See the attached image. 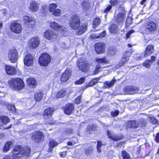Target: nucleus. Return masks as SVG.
Instances as JSON below:
<instances>
[{
  "instance_id": "obj_1",
  "label": "nucleus",
  "mask_w": 159,
  "mask_h": 159,
  "mask_svg": "<svg viewBox=\"0 0 159 159\" xmlns=\"http://www.w3.org/2000/svg\"><path fill=\"white\" fill-rule=\"evenodd\" d=\"M12 153V157L6 155L3 159H19L24 156H29L30 155V149L29 147L23 148L21 146H17L14 147Z\"/></svg>"
},
{
  "instance_id": "obj_2",
  "label": "nucleus",
  "mask_w": 159,
  "mask_h": 159,
  "mask_svg": "<svg viewBox=\"0 0 159 159\" xmlns=\"http://www.w3.org/2000/svg\"><path fill=\"white\" fill-rule=\"evenodd\" d=\"M9 83L10 87L14 90H21L25 86L23 80L19 78L11 79Z\"/></svg>"
},
{
  "instance_id": "obj_3",
  "label": "nucleus",
  "mask_w": 159,
  "mask_h": 159,
  "mask_svg": "<svg viewBox=\"0 0 159 159\" xmlns=\"http://www.w3.org/2000/svg\"><path fill=\"white\" fill-rule=\"evenodd\" d=\"M80 24V16L77 15L72 16L69 21V24L70 27L73 30H77L79 28Z\"/></svg>"
},
{
  "instance_id": "obj_4",
  "label": "nucleus",
  "mask_w": 159,
  "mask_h": 159,
  "mask_svg": "<svg viewBox=\"0 0 159 159\" xmlns=\"http://www.w3.org/2000/svg\"><path fill=\"white\" fill-rule=\"evenodd\" d=\"M90 65L89 62L84 58L79 59L77 61L78 67L83 72H86L89 70Z\"/></svg>"
},
{
  "instance_id": "obj_5",
  "label": "nucleus",
  "mask_w": 159,
  "mask_h": 159,
  "mask_svg": "<svg viewBox=\"0 0 159 159\" xmlns=\"http://www.w3.org/2000/svg\"><path fill=\"white\" fill-rule=\"evenodd\" d=\"M53 111V109L52 108H48L44 110L43 117L46 123L51 125L53 124L54 123L52 121V118L51 117Z\"/></svg>"
},
{
  "instance_id": "obj_6",
  "label": "nucleus",
  "mask_w": 159,
  "mask_h": 159,
  "mask_svg": "<svg viewBox=\"0 0 159 159\" xmlns=\"http://www.w3.org/2000/svg\"><path fill=\"white\" fill-rule=\"evenodd\" d=\"M51 61L50 56L46 53L43 54L39 57V62L41 66H47Z\"/></svg>"
},
{
  "instance_id": "obj_7",
  "label": "nucleus",
  "mask_w": 159,
  "mask_h": 159,
  "mask_svg": "<svg viewBox=\"0 0 159 159\" xmlns=\"http://www.w3.org/2000/svg\"><path fill=\"white\" fill-rule=\"evenodd\" d=\"M45 37L47 39L52 41H54L56 39L57 34L53 31L48 30L44 33Z\"/></svg>"
},
{
  "instance_id": "obj_8",
  "label": "nucleus",
  "mask_w": 159,
  "mask_h": 159,
  "mask_svg": "<svg viewBox=\"0 0 159 159\" xmlns=\"http://www.w3.org/2000/svg\"><path fill=\"white\" fill-rule=\"evenodd\" d=\"M10 28L11 31L16 34L20 33L22 30L21 25L16 22L12 23Z\"/></svg>"
},
{
  "instance_id": "obj_9",
  "label": "nucleus",
  "mask_w": 159,
  "mask_h": 159,
  "mask_svg": "<svg viewBox=\"0 0 159 159\" xmlns=\"http://www.w3.org/2000/svg\"><path fill=\"white\" fill-rule=\"evenodd\" d=\"M23 20L25 24L29 27H33L35 24L34 19L28 16H25L23 18Z\"/></svg>"
},
{
  "instance_id": "obj_10",
  "label": "nucleus",
  "mask_w": 159,
  "mask_h": 159,
  "mask_svg": "<svg viewBox=\"0 0 159 159\" xmlns=\"http://www.w3.org/2000/svg\"><path fill=\"white\" fill-rule=\"evenodd\" d=\"M30 136L33 140L38 142L43 138V134L42 132L37 131L31 134Z\"/></svg>"
},
{
  "instance_id": "obj_11",
  "label": "nucleus",
  "mask_w": 159,
  "mask_h": 159,
  "mask_svg": "<svg viewBox=\"0 0 159 159\" xmlns=\"http://www.w3.org/2000/svg\"><path fill=\"white\" fill-rule=\"evenodd\" d=\"M18 58L16 50L14 49L10 50L8 53V58L11 62L12 63H15L17 60Z\"/></svg>"
},
{
  "instance_id": "obj_12",
  "label": "nucleus",
  "mask_w": 159,
  "mask_h": 159,
  "mask_svg": "<svg viewBox=\"0 0 159 159\" xmlns=\"http://www.w3.org/2000/svg\"><path fill=\"white\" fill-rule=\"evenodd\" d=\"M125 94H132L138 92V88L135 87L128 86L123 89Z\"/></svg>"
},
{
  "instance_id": "obj_13",
  "label": "nucleus",
  "mask_w": 159,
  "mask_h": 159,
  "mask_svg": "<svg viewBox=\"0 0 159 159\" xmlns=\"http://www.w3.org/2000/svg\"><path fill=\"white\" fill-rule=\"evenodd\" d=\"M95 49L97 53L101 54L105 52V46L103 43H97L95 45Z\"/></svg>"
},
{
  "instance_id": "obj_14",
  "label": "nucleus",
  "mask_w": 159,
  "mask_h": 159,
  "mask_svg": "<svg viewBox=\"0 0 159 159\" xmlns=\"http://www.w3.org/2000/svg\"><path fill=\"white\" fill-rule=\"evenodd\" d=\"M24 64L28 66H30L33 63V57L30 54H28L26 56L24 60Z\"/></svg>"
},
{
  "instance_id": "obj_15",
  "label": "nucleus",
  "mask_w": 159,
  "mask_h": 159,
  "mask_svg": "<svg viewBox=\"0 0 159 159\" xmlns=\"http://www.w3.org/2000/svg\"><path fill=\"white\" fill-rule=\"evenodd\" d=\"M51 28L56 31H65L66 28L62 25H59L55 22H51L50 24Z\"/></svg>"
},
{
  "instance_id": "obj_16",
  "label": "nucleus",
  "mask_w": 159,
  "mask_h": 159,
  "mask_svg": "<svg viewBox=\"0 0 159 159\" xmlns=\"http://www.w3.org/2000/svg\"><path fill=\"white\" fill-rule=\"evenodd\" d=\"M40 43L39 39L36 37L33 38L29 41V44L30 47L33 48H37Z\"/></svg>"
},
{
  "instance_id": "obj_17",
  "label": "nucleus",
  "mask_w": 159,
  "mask_h": 159,
  "mask_svg": "<svg viewBox=\"0 0 159 159\" xmlns=\"http://www.w3.org/2000/svg\"><path fill=\"white\" fill-rule=\"evenodd\" d=\"M71 71L70 70H67L61 75V80L63 82L67 81L71 75Z\"/></svg>"
},
{
  "instance_id": "obj_18",
  "label": "nucleus",
  "mask_w": 159,
  "mask_h": 159,
  "mask_svg": "<svg viewBox=\"0 0 159 159\" xmlns=\"http://www.w3.org/2000/svg\"><path fill=\"white\" fill-rule=\"evenodd\" d=\"M74 108V107L73 103H68L65 106L64 111L66 114L69 115L72 113Z\"/></svg>"
},
{
  "instance_id": "obj_19",
  "label": "nucleus",
  "mask_w": 159,
  "mask_h": 159,
  "mask_svg": "<svg viewBox=\"0 0 159 159\" xmlns=\"http://www.w3.org/2000/svg\"><path fill=\"white\" fill-rule=\"evenodd\" d=\"M28 8L31 11L36 12L39 9L38 4L36 2L32 1Z\"/></svg>"
},
{
  "instance_id": "obj_20",
  "label": "nucleus",
  "mask_w": 159,
  "mask_h": 159,
  "mask_svg": "<svg viewBox=\"0 0 159 159\" xmlns=\"http://www.w3.org/2000/svg\"><path fill=\"white\" fill-rule=\"evenodd\" d=\"M5 70L7 73L10 75H14L16 73V69L10 66H6L5 67Z\"/></svg>"
},
{
  "instance_id": "obj_21",
  "label": "nucleus",
  "mask_w": 159,
  "mask_h": 159,
  "mask_svg": "<svg viewBox=\"0 0 159 159\" xmlns=\"http://www.w3.org/2000/svg\"><path fill=\"white\" fill-rule=\"evenodd\" d=\"M146 28L149 31H155L156 29V25L154 22L150 21L147 25Z\"/></svg>"
},
{
  "instance_id": "obj_22",
  "label": "nucleus",
  "mask_w": 159,
  "mask_h": 159,
  "mask_svg": "<svg viewBox=\"0 0 159 159\" xmlns=\"http://www.w3.org/2000/svg\"><path fill=\"white\" fill-rule=\"evenodd\" d=\"M107 134L108 137L114 141L119 140L122 138L121 137L118 136L116 135L113 134L112 132L108 130Z\"/></svg>"
},
{
  "instance_id": "obj_23",
  "label": "nucleus",
  "mask_w": 159,
  "mask_h": 159,
  "mask_svg": "<svg viewBox=\"0 0 159 159\" xmlns=\"http://www.w3.org/2000/svg\"><path fill=\"white\" fill-rule=\"evenodd\" d=\"M154 50V46L152 45H150L147 47L145 52L144 56H149Z\"/></svg>"
},
{
  "instance_id": "obj_24",
  "label": "nucleus",
  "mask_w": 159,
  "mask_h": 159,
  "mask_svg": "<svg viewBox=\"0 0 159 159\" xmlns=\"http://www.w3.org/2000/svg\"><path fill=\"white\" fill-rule=\"evenodd\" d=\"M135 128L139 127L141 125V126H144L146 123V120L143 119H140L139 120L134 121Z\"/></svg>"
},
{
  "instance_id": "obj_25",
  "label": "nucleus",
  "mask_w": 159,
  "mask_h": 159,
  "mask_svg": "<svg viewBox=\"0 0 159 159\" xmlns=\"http://www.w3.org/2000/svg\"><path fill=\"white\" fill-rule=\"evenodd\" d=\"M95 61L98 64H107L109 62V61L105 57L102 58H96Z\"/></svg>"
},
{
  "instance_id": "obj_26",
  "label": "nucleus",
  "mask_w": 159,
  "mask_h": 159,
  "mask_svg": "<svg viewBox=\"0 0 159 159\" xmlns=\"http://www.w3.org/2000/svg\"><path fill=\"white\" fill-rule=\"evenodd\" d=\"M116 81L115 79H113L111 81H107L104 83V86L105 88H109L114 85Z\"/></svg>"
},
{
  "instance_id": "obj_27",
  "label": "nucleus",
  "mask_w": 159,
  "mask_h": 159,
  "mask_svg": "<svg viewBox=\"0 0 159 159\" xmlns=\"http://www.w3.org/2000/svg\"><path fill=\"white\" fill-rule=\"evenodd\" d=\"M28 85L30 87H34L36 86L35 80L33 78H29L27 80Z\"/></svg>"
},
{
  "instance_id": "obj_28",
  "label": "nucleus",
  "mask_w": 159,
  "mask_h": 159,
  "mask_svg": "<svg viewBox=\"0 0 159 159\" xmlns=\"http://www.w3.org/2000/svg\"><path fill=\"white\" fill-rule=\"evenodd\" d=\"M9 122L10 119L7 116H0V123H1L0 125H2V124H7Z\"/></svg>"
},
{
  "instance_id": "obj_29",
  "label": "nucleus",
  "mask_w": 159,
  "mask_h": 159,
  "mask_svg": "<svg viewBox=\"0 0 159 159\" xmlns=\"http://www.w3.org/2000/svg\"><path fill=\"white\" fill-rule=\"evenodd\" d=\"M43 96V93L41 92H36L34 94V99L37 102H39L41 100Z\"/></svg>"
},
{
  "instance_id": "obj_30",
  "label": "nucleus",
  "mask_w": 159,
  "mask_h": 159,
  "mask_svg": "<svg viewBox=\"0 0 159 159\" xmlns=\"http://www.w3.org/2000/svg\"><path fill=\"white\" fill-rule=\"evenodd\" d=\"M13 144L12 142L8 141L5 144L3 148V151L4 152H7L10 148L12 147Z\"/></svg>"
},
{
  "instance_id": "obj_31",
  "label": "nucleus",
  "mask_w": 159,
  "mask_h": 159,
  "mask_svg": "<svg viewBox=\"0 0 159 159\" xmlns=\"http://www.w3.org/2000/svg\"><path fill=\"white\" fill-rule=\"evenodd\" d=\"M125 17V14L123 13H119L116 16V20L120 22L123 20Z\"/></svg>"
},
{
  "instance_id": "obj_32",
  "label": "nucleus",
  "mask_w": 159,
  "mask_h": 159,
  "mask_svg": "<svg viewBox=\"0 0 159 159\" xmlns=\"http://www.w3.org/2000/svg\"><path fill=\"white\" fill-rule=\"evenodd\" d=\"M82 9L84 11L88 10L90 8V4L87 1L83 2L82 4Z\"/></svg>"
},
{
  "instance_id": "obj_33",
  "label": "nucleus",
  "mask_w": 159,
  "mask_h": 159,
  "mask_svg": "<svg viewBox=\"0 0 159 159\" xmlns=\"http://www.w3.org/2000/svg\"><path fill=\"white\" fill-rule=\"evenodd\" d=\"M109 30L110 33H116L118 31V27L116 25L113 24L110 26Z\"/></svg>"
},
{
  "instance_id": "obj_34",
  "label": "nucleus",
  "mask_w": 159,
  "mask_h": 159,
  "mask_svg": "<svg viewBox=\"0 0 159 159\" xmlns=\"http://www.w3.org/2000/svg\"><path fill=\"white\" fill-rule=\"evenodd\" d=\"M80 28L78 31V34H81L84 33L87 30V26L86 25L84 24L80 26Z\"/></svg>"
},
{
  "instance_id": "obj_35",
  "label": "nucleus",
  "mask_w": 159,
  "mask_h": 159,
  "mask_svg": "<svg viewBox=\"0 0 159 159\" xmlns=\"http://www.w3.org/2000/svg\"><path fill=\"white\" fill-rule=\"evenodd\" d=\"M66 90L64 89L61 90L56 93V96L57 98H62L66 94Z\"/></svg>"
},
{
  "instance_id": "obj_36",
  "label": "nucleus",
  "mask_w": 159,
  "mask_h": 159,
  "mask_svg": "<svg viewBox=\"0 0 159 159\" xmlns=\"http://www.w3.org/2000/svg\"><path fill=\"white\" fill-rule=\"evenodd\" d=\"M98 80L99 78H95L93 79L87 85L86 87L92 86L95 85L98 82Z\"/></svg>"
},
{
  "instance_id": "obj_37",
  "label": "nucleus",
  "mask_w": 159,
  "mask_h": 159,
  "mask_svg": "<svg viewBox=\"0 0 159 159\" xmlns=\"http://www.w3.org/2000/svg\"><path fill=\"white\" fill-rule=\"evenodd\" d=\"M122 156L123 157V159H131L129 154L125 151H122Z\"/></svg>"
},
{
  "instance_id": "obj_38",
  "label": "nucleus",
  "mask_w": 159,
  "mask_h": 159,
  "mask_svg": "<svg viewBox=\"0 0 159 159\" xmlns=\"http://www.w3.org/2000/svg\"><path fill=\"white\" fill-rule=\"evenodd\" d=\"M135 122L134 120H130L127 121L126 124L128 127L130 128H135Z\"/></svg>"
},
{
  "instance_id": "obj_39",
  "label": "nucleus",
  "mask_w": 159,
  "mask_h": 159,
  "mask_svg": "<svg viewBox=\"0 0 159 159\" xmlns=\"http://www.w3.org/2000/svg\"><path fill=\"white\" fill-rule=\"evenodd\" d=\"M103 145H104L103 144H102V142L101 141H97V148L98 152L99 153H100L101 152V146Z\"/></svg>"
},
{
  "instance_id": "obj_40",
  "label": "nucleus",
  "mask_w": 159,
  "mask_h": 159,
  "mask_svg": "<svg viewBox=\"0 0 159 159\" xmlns=\"http://www.w3.org/2000/svg\"><path fill=\"white\" fill-rule=\"evenodd\" d=\"M57 7V5L55 4H51L49 7V11L50 12H52Z\"/></svg>"
},
{
  "instance_id": "obj_41",
  "label": "nucleus",
  "mask_w": 159,
  "mask_h": 159,
  "mask_svg": "<svg viewBox=\"0 0 159 159\" xmlns=\"http://www.w3.org/2000/svg\"><path fill=\"white\" fill-rule=\"evenodd\" d=\"M101 22V20L98 18H95L93 22V28L96 27V26L98 25Z\"/></svg>"
},
{
  "instance_id": "obj_42",
  "label": "nucleus",
  "mask_w": 159,
  "mask_h": 159,
  "mask_svg": "<svg viewBox=\"0 0 159 159\" xmlns=\"http://www.w3.org/2000/svg\"><path fill=\"white\" fill-rule=\"evenodd\" d=\"M49 144L50 147H51L50 148L49 150L51 151L52 150V148H53L57 146V143L54 140H52L50 142Z\"/></svg>"
},
{
  "instance_id": "obj_43",
  "label": "nucleus",
  "mask_w": 159,
  "mask_h": 159,
  "mask_svg": "<svg viewBox=\"0 0 159 159\" xmlns=\"http://www.w3.org/2000/svg\"><path fill=\"white\" fill-rule=\"evenodd\" d=\"M132 18L131 17H127L126 22V26L127 27H129V25L132 23Z\"/></svg>"
},
{
  "instance_id": "obj_44",
  "label": "nucleus",
  "mask_w": 159,
  "mask_h": 159,
  "mask_svg": "<svg viewBox=\"0 0 159 159\" xmlns=\"http://www.w3.org/2000/svg\"><path fill=\"white\" fill-rule=\"evenodd\" d=\"M61 13V11L60 9H56L55 10L52 12V14L55 16H58L60 15Z\"/></svg>"
},
{
  "instance_id": "obj_45",
  "label": "nucleus",
  "mask_w": 159,
  "mask_h": 159,
  "mask_svg": "<svg viewBox=\"0 0 159 159\" xmlns=\"http://www.w3.org/2000/svg\"><path fill=\"white\" fill-rule=\"evenodd\" d=\"M96 129V127L94 125L89 126L88 127L87 132L88 133L91 134L92 132Z\"/></svg>"
},
{
  "instance_id": "obj_46",
  "label": "nucleus",
  "mask_w": 159,
  "mask_h": 159,
  "mask_svg": "<svg viewBox=\"0 0 159 159\" xmlns=\"http://www.w3.org/2000/svg\"><path fill=\"white\" fill-rule=\"evenodd\" d=\"M151 61L149 60H146L143 63V66L147 68H149L151 65L152 64Z\"/></svg>"
},
{
  "instance_id": "obj_47",
  "label": "nucleus",
  "mask_w": 159,
  "mask_h": 159,
  "mask_svg": "<svg viewBox=\"0 0 159 159\" xmlns=\"http://www.w3.org/2000/svg\"><path fill=\"white\" fill-rule=\"evenodd\" d=\"M101 67H100V65H98L96 66L94 71L93 74H96L99 72Z\"/></svg>"
},
{
  "instance_id": "obj_48",
  "label": "nucleus",
  "mask_w": 159,
  "mask_h": 159,
  "mask_svg": "<svg viewBox=\"0 0 159 159\" xmlns=\"http://www.w3.org/2000/svg\"><path fill=\"white\" fill-rule=\"evenodd\" d=\"M84 78H81L79 80L75 81V83L76 84H81L84 82Z\"/></svg>"
},
{
  "instance_id": "obj_49",
  "label": "nucleus",
  "mask_w": 159,
  "mask_h": 159,
  "mask_svg": "<svg viewBox=\"0 0 159 159\" xmlns=\"http://www.w3.org/2000/svg\"><path fill=\"white\" fill-rule=\"evenodd\" d=\"M7 109L10 111H14L15 110V107L14 105H8L7 106Z\"/></svg>"
},
{
  "instance_id": "obj_50",
  "label": "nucleus",
  "mask_w": 159,
  "mask_h": 159,
  "mask_svg": "<svg viewBox=\"0 0 159 159\" xmlns=\"http://www.w3.org/2000/svg\"><path fill=\"white\" fill-rule=\"evenodd\" d=\"M93 151V148L92 147H90L87 148L85 151V153L88 155H90Z\"/></svg>"
},
{
  "instance_id": "obj_51",
  "label": "nucleus",
  "mask_w": 159,
  "mask_h": 159,
  "mask_svg": "<svg viewBox=\"0 0 159 159\" xmlns=\"http://www.w3.org/2000/svg\"><path fill=\"white\" fill-rule=\"evenodd\" d=\"M134 31L132 30L128 32L126 34V39H128L129 38L131 35V34L134 32Z\"/></svg>"
},
{
  "instance_id": "obj_52",
  "label": "nucleus",
  "mask_w": 159,
  "mask_h": 159,
  "mask_svg": "<svg viewBox=\"0 0 159 159\" xmlns=\"http://www.w3.org/2000/svg\"><path fill=\"white\" fill-rule=\"evenodd\" d=\"M119 112V111L118 110L112 111L111 113V115L112 116L115 117L118 115Z\"/></svg>"
},
{
  "instance_id": "obj_53",
  "label": "nucleus",
  "mask_w": 159,
  "mask_h": 159,
  "mask_svg": "<svg viewBox=\"0 0 159 159\" xmlns=\"http://www.w3.org/2000/svg\"><path fill=\"white\" fill-rule=\"evenodd\" d=\"M106 34V31H103L102 33H100L99 34H98V38H101L104 37L105 36Z\"/></svg>"
},
{
  "instance_id": "obj_54",
  "label": "nucleus",
  "mask_w": 159,
  "mask_h": 159,
  "mask_svg": "<svg viewBox=\"0 0 159 159\" xmlns=\"http://www.w3.org/2000/svg\"><path fill=\"white\" fill-rule=\"evenodd\" d=\"M129 58L125 56H124L122 58L121 61L122 63V64L125 62L127 61L128 60Z\"/></svg>"
},
{
  "instance_id": "obj_55",
  "label": "nucleus",
  "mask_w": 159,
  "mask_h": 159,
  "mask_svg": "<svg viewBox=\"0 0 159 159\" xmlns=\"http://www.w3.org/2000/svg\"><path fill=\"white\" fill-rule=\"evenodd\" d=\"M80 96H79L78 97L75 99V103L76 104H80L81 101V100L80 99Z\"/></svg>"
},
{
  "instance_id": "obj_56",
  "label": "nucleus",
  "mask_w": 159,
  "mask_h": 159,
  "mask_svg": "<svg viewBox=\"0 0 159 159\" xmlns=\"http://www.w3.org/2000/svg\"><path fill=\"white\" fill-rule=\"evenodd\" d=\"M91 37L92 39H98V34H93L91 35Z\"/></svg>"
},
{
  "instance_id": "obj_57",
  "label": "nucleus",
  "mask_w": 159,
  "mask_h": 159,
  "mask_svg": "<svg viewBox=\"0 0 159 159\" xmlns=\"http://www.w3.org/2000/svg\"><path fill=\"white\" fill-rule=\"evenodd\" d=\"M151 121L154 124H156L157 123V120L154 117H152L151 118Z\"/></svg>"
},
{
  "instance_id": "obj_58",
  "label": "nucleus",
  "mask_w": 159,
  "mask_h": 159,
  "mask_svg": "<svg viewBox=\"0 0 159 159\" xmlns=\"http://www.w3.org/2000/svg\"><path fill=\"white\" fill-rule=\"evenodd\" d=\"M111 5H109L107 7V8L104 10V12L106 13V12L109 11L111 10Z\"/></svg>"
},
{
  "instance_id": "obj_59",
  "label": "nucleus",
  "mask_w": 159,
  "mask_h": 159,
  "mask_svg": "<svg viewBox=\"0 0 159 159\" xmlns=\"http://www.w3.org/2000/svg\"><path fill=\"white\" fill-rule=\"evenodd\" d=\"M66 152H63L60 153V156L62 157H66Z\"/></svg>"
},
{
  "instance_id": "obj_60",
  "label": "nucleus",
  "mask_w": 159,
  "mask_h": 159,
  "mask_svg": "<svg viewBox=\"0 0 159 159\" xmlns=\"http://www.w3.org/2000/svg\"><path fill=\"white\" fill-rule=\"evenodd\" d=\"M147 0H142L140 2V4L141 5H143L144 7H145L146 6V2H147Z\"/></svg>"
},
{
  "instance_id": "obj_61",
  "label": "nucleus",
  "mask_w": 159,
  "mask_h": 159,
  "mask_svg": "<svg viewBox=\"0 0 159 159\" xmlns=\"http://www.w3.org/2000/svg\"><path fill=\"white\" fill-rule=\"evenodd\" d=\"M111 3L112 5H115L117 4V0H111Z\"/></svg>"
},
{
  "instance_id": "obj_62",
  "label": "nucleus",
  "mask_w": 159,
  "mask_h": 159,
  "mask_svg": "<svg viewBox=\"0 0 159 159\" xmlns=\"http://www.w3.org/2000/svg\"><path fill=\"white\" fill-rule=\"evenodd\" d=\"M155 140L157 142H159V133L157 134L155 137Z\"/></svg>"
},
{
  "instance_id": "obj_63",
  "label": "nucleus",
  "mask_w": 159,
  "mask_h": 159,
  "mask_svg": "<svg viewBox=\"0 0 159 159\" xmlns=\"http://www.w3.org/2000/svg\"><path fill=\"white\" fill-rule=\"evenodd\" d=\"M155 58L156 57L154 56H152L151 57V60H150L152 63L153 62H154L155 61Z\"/></svg>"
},
{
  "instance_id": "obj_64",
  "label": "nucleus",
  "mask_w": 159,
  "mask_h": 159,
  "mask_svg": "<svg viewBox=\"0 0 159 159\" xmlns=\"http://www.w3.org/2000/svg\"><path fill=\"white\" fill-rule=\"evenodd\" d=\"M5 95L4 93L2 92H0V97H4Z\"/></svg>"
}]
</instances>
